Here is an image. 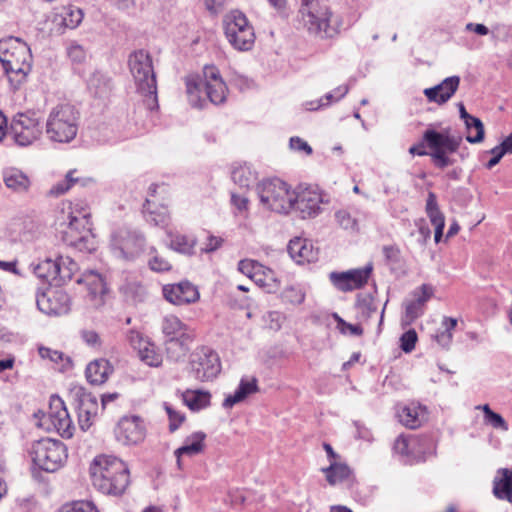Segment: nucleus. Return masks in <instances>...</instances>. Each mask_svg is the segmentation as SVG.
Segmentation results:
<instances>
[{
    "label": "nucleus",
    "instance_id": "obj_60",
    "mask_svg": "<svg viewBox=\"0 0 512 512\" xmlns=\"http://www.w3.org/2000/svg\"><path fill=\"white\" fill-rule=\"evenodd\" d=\"M165 408H166V411H167V414H168L169 420H170L169 429L171 432H174L175 430L178 429L180 424L183 422L184 415L173 410L170 406L166 405Z\"/></svg>",
    "mask_w": 512,
    "mask_h": 512
},
{
    "label": "nucleus",
    "instance_id": "obj_30",
    "mask_svg": "<svg viewBox=\"0 0 512 512\" xmlns=\"http://www.w3.org/2000/svg\"><path fill=\"white\" fill-rule=\"evenodd\" d=\"M206 435L203 432H195L186 438L184 445L175 450L178 468H181V456H193L202 452Z\"/></svg>",
    "mask_w": 512,
    "mask_h": 512
},
{
    "label": "nucleus",
    "instance_id": "obj_19",
    "mask_svg": "<svg viewBox=\"0 0 512 512\" xmlns=\"http://www.w3.org/2000/svg\"><path fill=\"white\" fill-rule=\"evenodd\" d=\"M69 296L62 290L49 289L36 294L38 309L47 315H63L70 310Z\"/></svg>",
    "mask_w": 512,
    "mask_h": 512
},
{
    "label": "nucleus",
    "instance_id": "obj_43",
    "mask_svg": "<svg viewBox=\"0 0 512 512\" xmlns=\"http://www.w3.org/2000/svg\"><path fill=\"white\" fill-rule=\"evenodd\" d=\"M58 16L61 18V24L69 29L76 28L83 20L82 11L73 6L64 7Z\"/></svg>",
    "mask_w": 512,
    "mask_h": 512
},
{
    "label": "nucleus",
    "instance_id": "obj_2",
    "mask_svg": "<svg viewBox=\"0 0 512 512\" xmlns=\"http://www.w3.org/2000/svg\"><path fill=\"white\" fill-rule=\"evenodd\" d=\"M0 62L14 88L22 84L32 69L29 46L19 38L0 40Z\"/></svg>",
    "mask_w": 512,
    "mask_h": 512
},
{
    "label": "nucleus",
    "instance_id": "obj_45",
    "mask_svg": "<svg viewBox=\"0 0 512 512\" xmlns=\"http://www.w3.org/2000/svg\"><path fill=\"white\" fill-rule=\"evenodd\" d=\"M55 263L54 260L47 258L40 263H38L33 271L34 274L40 278L43 279L50 284L54 283L56 285V270H55Z\"/></svg>",
    "mask_w": 512,
    "mask_h": 512
},
{
    "label": "nucleus",
    "instance_id": "obj_33",
    "mask_svg": "<svg viewBox=\"0 0 512 512\" xmlns=\"http://www.w3.org/2000/svg\"><path fill=\"white\" fill-rule=\"evenodd\" d=\"M162 332L166 339H178L193 335V332L188 329L178 317L173 315L164 317L162 322Z\"/></svg>",
    "mask_w": 512,
    "mask_h": 512
},
{
    "label": "nucleus",
    "instance_id": "obj_5",
    "mask_svg": "<svg viewBox=\"0 0 512 512\" xmlns=\"http://www.w3.org/2000/svg\"><path fill=\"white\" fill-rule=\"evenodd\" d=\"M80 113L71 104H60L52 108L46 120V135L57 143H70L77 135Z\"/></svg>",
    "mask_w": 512,
    "mask_h": 512
},
{
    "label": "nucleus",
    "instance_id": "obj_12",
    "mask_svg": "<svg viewBox=\"0 0 512 512\" xmlns=\"http://www.w3.org/2000/svg\"><path fill=\"white\" fill-rule=\"evenodd\" d=\"M39 418L38 426L47 430H55L63 438H71L74 432V426L69 413L59 396L50 398L49 410L47 413L39 411L35 414Z\"/></svg>",
    "mask_w": 512,
    "mask_h": 512
},
{
    "label": "nucleus",
    "instance_id": "obj_32",
    "mask_svg": "<svg viewBox=\"0 0 512 512\" xmlns=\"http://www.w3.org/2000/svg\"><path fill=\"white\" fill-rule=\"evenodd\" d=\"M258 391L257 380L252 378L251 380L241 379L238 388L234 394L227 396L223 402L224 408H232L235 404L242 402L249 395Z\"/></svg>",
    "mask_w": 512,
    "mask_h": 512
},
{
    "label": "nucleus",
    "instance_id": "obj_52",
    "mask_svg": "<svg viewBox=\"0 0 512 512\" xmlns=\"http://www.w3.org/2000/svg\"><path fill=\"white\" fill-rule=\"evenodd\" d=\"M261 265L255 260L244 259L238 263V270L252 281H255L256 273L261 269Z\"/></svg>",
    "mask_w": 512,
    "mask_h": 512
},
{
    "label": "nucleus",
    "instance_id": "obj_46",
    "mask_svg": "<svg viewBox=\"0 0 512 512\" xmlns=\"http://www.w3.org/2000/svg\"><path fill=\"white\" fill-rule=\"evenodd\" d=\"M357 310L362 320H368L378 310V301L371 295H365L358 299Z\"/></svg>",
    "mask_w": 512,
    "mask_h": 512
},
{
    "label": "nucleus",
    "instance_id": "obj_39",
    "mask_svg": "<svg viewBox=\"0 0 512 512\" xmlns=\"http://www.w3.org/2000/svg\"><path fill=\"white\" fill-rule=\"evenodd\" d=\"M75 170L69 171L65 178L55 185L52 186V188L49 191V194L51 196H60L66 193L73 185L80 184L81 186H85L90 179H83L79 177H75Z\"/></svg>",
    "mask_w": 512,
    "mask_h": 512
},
{
    "label": "nucleus",
    "instance_id": "obj_27",
    "mask_svg": "<svg viewBox=\"0 0 512 512\" xmlns=\"http://www.w3.org/2000/svg\"><path fill=\"white\" fill-rule=\"evenodd\" d=\"M113 367L106 359H96L90 362L86 368V378L91 384H103L112 373Z\"/></svg>",
    "mask_w": 512,
    "mask_h": 512
},
{
    "label": "nucleus",
    "instance_id": "obj_7",
    "mask_svg": "<svg viewBox=\"0 0 512 512\" xmlns=\"http://www.w3.org/2000/svg\"><path fill=\"white\" fill-rule=\"evenodd\" d=\"M128 63L138 91L146 98V106L154 109L158 106L157 83L150 54L145 50L135 51L130 54Z\"/></svg>",
    "mask_w": 512,
    "mask_h": 512
},
{
    "label": "nucleus",
    "instance_id": "obj_4",
    "mask_svg": "<svg viewBox=\"0 0 512 512\" xmlns=\"http://www.w3.org/2000/svg\"><path fill=\"white\" fill-rule=\"evenodd\" d=\"M462 138L450 135L448 131L438 132L427 129L423 134V141L409 148L412 155L431 157L434 165L444 169L454 163L448 154L455 153L461 144Z\"/></svg>",
    "mask_w": 512,
    "mask_h": 512
},
{
    "label": "nucleus",
    "instance_id": "obj_47",
    "mask_svg": "<svg viewBox=\"0 0 512 512\" xmlns=\"http://www.w3.org/2000/svg\"><path fill=\"white\" fill-rule=\"evenodd\" d=\"M476 409L483 411L485 424L491 425L495 429H501L502 431L508 430V424L504 418L500 414L492 411L488 404L479 405Z\"/></svg>",
    "mask_w": 512,
    "mask_h": 512
},
{
    "label": "nucleus",
    "instance_id": "obj_31",
    "mask_svg": "<svg viewBox=\"0 0 512 512\" xmlns=\"http://www.w3.org/2000/svg\"><path fill=\"white\" fill-rule=\"evenodd\" d=\"M3 181L7 188L21 193L30 187L29 177L17 168H7L3 172Z\"/></svg>",
    "mask_w": 512,
    "mask_h": 512
},
{
    "label": "nucleus",
    "instance_id": "obj_44",
    "mask_svg": "<svg viewBox=\"0 0 512 512\" xmlns=\"http://www.w3.org/2000/svg\"><path fill=\"white\" fill-rule=\"evenodd\" d=\"M337 225L350 233H357L359 225L357 219L346 209H339L334 214Z\"/></svg>",
    "mask_w": 512,
    "mask_h": 512
},
{
    "label": "nucleus",
    "instance_id": "obj_51",
    "mask_svg": "<svg viewBox=\"0 0 512 512\" xmlns=\"http://www.w3.org/2000/svg\"><path fill=\"white\" fill-rule=\"evenodd\" d=\"M466 128L468 131H471L472 129L476 130V134L474 136L467 135L466 140L469 143H480L484 139V126L482 121L474 116H471L466 122H465Z\"/></svg>",
    "mask_w": 512,
    "mask_h": 512
},
{
    "label": "nucleus",
    "instance_id": "obj_57",
    "mask_svg": "<svg viewBox=\"0 0 512 512\" xmlns=\"http://www.w3.org/2000/svg\"><path fill=\"white\" fill-rule=\"evenodd\" d=\"M434 289L429 284H422L418 289L413 292L414 299L425 307L426 302L432 298Z\"/></svg>",
    "mask_w": 512,
    "mask_h": 512
},
{
    "label": "nucleus",
    "instance_id": "obj_28",
    "mask_svg": "<svg viewBox=\"0 0 512 512\" xmlns=\"http://www.w3.org/2000/svg\"><path fill=\"white\" fill-rule=\"evenodd\" d=\"M193 338L194 335L178 339H166L165 351L167 358L173 362L183 361L190 350V344Z\"/></svg>",
    "mask_w": 512,
    "mask_h": 512
},
{
    "label": "nucleus",
    "instance_id": "obj_13",
    "mask_svg": "<svg viewBox=\"0 0 512 512\" xmlns=\"http://www.w3.org/2000/svg\"><path fill=\"white\" fill-rule=\"evenodd\" d=\"M190 375L198 381H210L221 370L220 359L216 352L208 347L196 349L190 356Z\"/></svg>",
    "mask_w": 512,
    "mask_h": 512
},
{
    "label": "nucleus",
    "instance_id": "obj_50",
    "mask_svg": "<svg viewBox=\"0 0 512 512\" xmlns=\"http://www.w3.org/2000/svg\"><path fill=\"white\" fill-rule=\"evenodd\" d=\"M424 313V306L420 305L415 299L405 302V313L402 322L406 325L411 324Z\"/></svg>",
    "mask_w": 512,
    "mask_h": 512
},
{
    "label": "nucleus",
    "instance_id": "obj_53",
    "mask_svg": "<svg viewBox=\"0 0 512 512\" xmlns=\"http://www.w3.org/2000/svg\"><path fill=\"white\" fill-rule=\"evenodd\" d=\"M417 340L418 336L416 331L414 329H410L400 337V348L405 353H410L414 350Z\"/></svg>",
    "mask_w": 512,
    "mask_h": 512
},
{
    "label": "nucleus",
    "instance_id": "obj_22",
    "mask_svg": "<svg viewBox=\"0 0 512 512\" xmlns=\"http://www.w3.org/2000/svg\"><path fill=\"white\" fill-rule=\"evenodd\" d=\"M77 283H84L88 290V295L94 307H100L104 304V295L107 288L103 277L96 271H87L80 278Z\"/></svg>",
    "mask_w": 512,
    "mask_h": 512
},
{
    "label": "nucleus",
    "instance_id": "obj_16",
    "mask_svg": "<svg viewBox=\"0 0 512 512\" xmlns=\"http://www.w3.org/2000/svg\"><path fill=\"white\" fill-rule=\"evenodd\" d=\"M322 195L313 188H304L292 193V209L303 219L317 216L321 211Z\"/></svg>",
    "mask_w": 512,
    "mask_h": 512
},
{
    "label": "nucleus",
    "instance_id": "obj_8",
    "mask_svg": "<svg viewBox=\"0 0 512 512\" xmlns=\"http://www.w3.org/2000/svg\"><path fill=\"white\" fill-rule=\"evenodd\" d=\"M299 13L303 25L311 34L330 38L336 33L327 0H303Z\"/></svg>",
    "mask_w": 512,
    "mask_h": 512
},
{
    "label": "nucleus",
    "instance_id": "obj_11",
    "mask_svg": "<svg viewBox=\"0 0 512 512\" xmlns=\"http://www.w3.org/2000/svg\"><path fill=\"white\" fill-rule=\"evenodd\" d=\"M223 26L227 40L237 50H250L255 41V33L246 16L233 10L223 19Z\"/></svg>",
    "mask_w": 512,
    "mask_h": 512
},
{
    "label": "nucleus",
    "instance_id": "obj_9",
    "mask_svg": "<svg viewBox=\"0 0 512 512\" xmlns=\"http://www.w3.org/2000/svg\"><path fill=\"white\" fill-rule=\"evenodd\" d=\"M257 193L262 206L279 214H288L292 210V193L290 186L278 179L261 182Z\"/></svg>",
    "mask_w": 512,
    "mask_h": 512
},
{
    "label": "nucleus",
    "instance_id": "obj_34",
    "mask_svg": "<svg viewBox=\"0 0 512 512\" xmlns=\"http://www.w3.org/2000/svg\"><path fill=\"white\" fill-rule=\"evenodd\" d=\"M56 285L70 281L78 270L77 263L68 256H58L55 260Z\"/></svg>",
    "mask_w": 512,
    "mask_h": 512
},
{
    "label": "nucleus",
    "instance_id": "obj_26",
    "mask_svg": "<svg viewBox=\"0 0 512 512\" xmlns=\"http://www.w3.org/2000/svg\"><path fill=\"white\" fill-rule=\"evenodd\" d=\"M493 494L499 500L512 503V469L499 468L493 480Z\"/></svg>",
    "mask_w": 512,
    "mask_h": 512
},
{
    "label": "nucleus",
    "instance_id": "obj_63",
    "mask_svg": "<svg viewBox=\"0 0 512 512\" xmlns=\"http://www.w3.org/2000/svg\"><path fill=\"white\" fill-rule=\"evenodd\" d=\"M149 266L152 270L157 272L168 271L171 268L170 263L161 256H154L149 260Z\"/></svg>",
    "mask_w": 512,
    "mask_h": 512
},
{
    "label": "nucleus",
    "instance_id": "obj_42",
    "mask_svg": "<svg viewBox=\"0 0 512 512\" xmlns=\"http://www.w3.org/2000/svg\"><path fill=\"white\" fill-rule=\"evenodd\" d=\"M426 213L430 219V222L435 228L445 227V217L439 210L436 195L433 192H429L426 201Z\"/></svg>",
    "mask_w": 512,
    "mask_h": 512
},
{
    "label": "nucleus",
    "instance_id": "obj_15",
    "mask_svg": "<svg viewBox=\"0 0 512 512\" xmlns=\"http://www.w3.org/2000/svg\"><path fill=\"white\" fill-rule=\"evenodd\" d=\"M78 412V422L83 431L91 427L98 415L99 405L97 398L82 387L71 391Z\"/></svg>",
    "mask_w": 512,
    "mask_h": 512
},
{
    "label": "nucleus",
    "instance_id": "obj_40",
    "mask_svg": "<svg viewBox=\"0 0 512 512\" xmlns=\"http://www.w3.org/2000/svg\"><path fill=\"white\" fill-rule=\"evenodd\" d=\"M326 479L330 485H336L346 480L350 475V469L346 464L333 462L329 467L323 468Z\"/></svg>",
    "mask_w": 512,
    "mask_h": 512
},
{
    "label": "nucleus",
    "instance_id": "obj_21",
    "mask_svg": "<svg viewBox=\"0 0 512 512\" xmlns=\"http://www.w3.org/2000/svg\"><path fill=\"white\" fill-rule=\"evenodd\" d=\"M163 295L167 301L174 305H184L198 300L199 292L190 282H180L163 287Z\"/></svg>",
    "mask_w": 512,
    "mask_h": 512
},
{
    "label": "nucleus",
    "instance_id": "obj_48",
    "mask_svg": "<svg viewBox=\"0 0 512 512\" xmlns=\"http://www.w3.org/2000/svg\"><path fill=\"white\" fill-rule=\"evenodd\" d=\"M305 297V291L297 286H288L281 293L282 301L293 306L302 304L305 300Z\"/></svg>",
    "mask_w": 512,
    "mask_h": 512
},
{
    "label": "nucleus",
    "instance_id": "obj_58",
    "mask_svg": "<svg viewBox=\"0 0 512 512\" xmlns=\"http://www.w3.org/2000/svg\"><path fill=\"white\" fill-rule=\"evenodd\" d=\"M282 318V314L278 311H269L263 316L266 326L274 331H278L281 328Z\"/></svg>",
    "mask_w": 512,
    "mask_h": 512
},
{
    "label": "nucleus",
    "instance_id": "obj_25",
    "mask_svg": "<svg viewBox=\"0 0 512 512\" xmlns=\"http://www.w3.org/2000/svg\"><path fill=\"white\" fill-rule=\"evenodd\" d=\"M398 418L407 428L416 429L426 421L427 410L421 405L411 403L398 412Z\"/></svg>",
    "mask_w": 512,
    "mask_h": 512
},
{
    "label": "nucleus",
    "instance_id": "obj_17",
    "mask_svg": "<svg viewBox=\"0 0 512 512\" xmlns=\"http://www.w3.org/2000/svg\"><path fill=\"white\" fill-rule=\"evenodd\" d=\"M115 438L122 445L131 446L145 439V427L138 416H125L120 419L115 430Z\"/></svg>",
    "mask_w": 512,
    "mask_h": 512
},
{
    "label": "nucleus",
    "instance_id": "obj_62",
    "mask_svg": "<svg viewBox=\"0 0 512 512\" xmlns=\"http://www.w3.org/2000/svg\"><path fill=\"white\" fill-rule=\"evenodd\" d=\"M289 146L294 151H303L307 155L312 154L311 146L300 137H291L289 141Z\"/></svg>",
    "mask_w": 512,
    "mask_h": 512
},
{
    "label": "nucleus",
    "instance_id": "obj_59",
    "mask_svg": "<svg viewBox=\"0 0 512 512\" xmlns=\"http://www.w3.org/2000/svg\"><path fill=\"white\" fill-rule=\"evenodd\" d=\"M336 98L337 97H335L334 93H327L323 98L319 99L316 102L312 101L306 103V109L309 111L318 110L321 107L328 106L332 101H337Z\"/></svg>",
    "mask_w": 512,
    "mask_h": 512
},
{
    "label": "nucleus",
    "instance_id": "obj_10",
    "mask_svg": "<svg viewBox=\"0 0 512 512\" xmlns=\"http://www.w3.org/2000/svg\"><path fill=\"white\" fill-rule=\"evenodd\" d=\"M30 454L33 463L41 470L55 472L64 464L67 449L61 441L45 438L33 443Z\"/></svg>",
    "mask_w": 512,
    "mask_h": 512
},
{
    "label": "nucleus",
    "instance_id": "obj_35",
    "mask_svg": "<svg viewBox=\"0 0 512 512\" xmlns=\"http://www.w3.org/2000/svg\"><path fill=\"white\" fill-rule=\"evenodd\" d=\"M184 403L193 411H199L210 405L211 395L203 390L188 389L182 394Z\"/></svg>",
    "mask_w": 512,
    "mask_h": 512
},
{
    "label": "nucleus",
    "instance_id": "obj_38",
    "mask_svg": "<svg viewBox=\"0 0 512 512\" xmlns=\"http://www.w3.org/2000/svg\"><path fill=\"white\" fill-rule=\"evenodd\" d=\"M88 87L95 96L105 97L111 91V80L101 72H95L88 81Z\"/></svg>",
    "mask_w": 512,
    "mask_h": 512
},
{
    "label": "nucleus",
    "instance_id": "obj_54",
    "mask_svg": "<svg viewBox=\"0 0 512 512\" xmlns=\"http://www.w3.org/2000/svg\"><path fill=\"white\" fill-rule=\"evenodd\" d=\"M58 512H98L90 501H78L70 505H64Z\"/></svg>",
    "mask_w": 512,
    "mask_h": 512
},
{
    "label": "nucleus",
    "instance_id": "obj_20",
    "mask_svg": "<svg viewBox=\"0 0 512 512\" xmlns=\"http://www.w3.org/2000/svg\"><path fill=\"white\" fill-rule=\"evenodd\" d=\"M160 188V186L156 184H152L149 187V196L143 205V213L146 222L153 224L155 226H159L165 228L168 226L170 221V214L166 206L157 205L155 200L151 199L155 196L156 190Z\"/></svg>",
    "mask_w": 512,
    "mask_h": 512
},
{
    "label": "nucleus",
    "instance_id": "obj_6",
    "mask_svg": "<svg viewBox=\"0 0 512 512\" xmlns=\"http://www.w3.org/2000/svg\"><path fill=\"white\" fill-rule=\"evenodd\" d=\"M60 220L61 225L66 226L62 230L63 241L69 246L81 248L91 230L89 209L81 203L69 202L63 205Z\"/></svg>",
    "mask_w": 512,
    "mask_h": 512
},
{
    "label": "nucleus",
    "instance_id": "obj_14",
    "mask_svg": "<svg viewBox=\"0 0 512 512\" xmlns=\"http://www.w3.org/2000/svg\"><path fill=\"white\" fill-rule=\"evenodd\" d=\"M9 134L19 146H28L38 140L42 127L36 113H18L14 116Z\"/></svg>",
    "mask_w": 512,
    "mask_h": 512
},
{
    "label": "nucleus",
    "instance_id": "obj_18",
    "mask_svg": "<svg viewBox=\"0 0 512 512\" xmlns=\"http://www.w3.org/2000/svg\"><path fill=\"white\" fill-rule=\"evenodd\" d=\"M144 237L137 232L119 230L112 236V247L116 257L131 259L136 256L144 246Z\"/></svg>",
    "mask_w": 512,
    "mask_h": 512
},
{
    "label": "nucleus",
    "instance_id": "obj_23",
    "mask_svg": "<svg viewBox=\"0 0 512 512\" xmlns=\"http://www.w3.org/2000/svg\"><path fill=\"white\" fill-rule=\"evenodd\" d=\"M459 84V76L447 77L440 84L424 89V95L430 102L441 105L446 103L455 94Z\"/></svg>",
    "mask_w": 512,
    "mask_h": 512
},
{
    "label": "nucleus",
    "instance_id": "obj_3",
    "mask_svg": "<svg viewBox=\"0 0 512 512\" xmlns=\"http://www.w3.org/2000/svg\"><path fill=\"white\" fill-rule=\"evenodd\" d=\"M204 79L198 75L186 77V91L189 102L193 107L203 108L206 99L202 97L204 92L208 100L215 104H222L226 100L227 86L215 66H205Z\"/></svg>",
    "mask_w": 512,
    "mask_h": 512
},
{
    "label": "nucleus",
    "instance_id": "obj_24",
    "mask_svg": "<svg viewBox=\"0 0 512 512\" xmlns=\"http://www.w3.org/2000/svg\"><path fill=\"white\" fill-rule=\"evenodd\" d=\"M287 250L297 264L314 262L318 258V250L313 247V244L300 237L290 240Z\"/></svg>",
    "mask_w": 512,
    "mask_h": 512
},
{
    "label": "nucleus",
    "instance_id": "obj_1",
    "mask_svg": "<svg viewBox=\"0 0 512 512\" xmlns=\"http://www.w3.org/2000/svg\"><path fill=\"white\" fill-rule=\"evenodd\" d=\"M89 471L94 488L106 495L119 496L130 483L127 465L115 456H96Z\"/></svg>",
    "mask_w": 512,
    "mask_h": 512
},
{
    "label": "nucleus",
    "instance_id": "obj_55",
    "mask_svg": "<svg viewBox=\"0 0 512 512\" xmlns=\"http://www.w3.org/2000/svg\"><path fill=\"white\" fill-rule=\"evenodd\" d=\"M415 439L399 436L394 443V450L402 456H410L411 448L414 446Z\"/></svg>",
    "mask_w": 512,
    "mask_h": 512
},
{
    "label": "nucleus",
    "instance_id": "obj_56",
    "mask_svg": "<svg viewBox=\"0 0 512 512\" xmlns=\"http://www.w3.org/2000/svg\"><path fill=\"white\" fill-rule=\"evenodd\" d=\"M330 278L333 284L341 291H352L351 280L346 272L342 273H331Z\"/></svg>",
    "mask_w": 512,
    "mask_h": 512
},
{
    "label": "nucleus",
    "instance_id": "obj_49",
    "mask_svg": "<svg viewBox=\"0 0 512 512\" xmlns=\"http://www.w3.org/2000/svg\"><path fill=\"white\" fill-rule=\"evenodd\" d=\"M372 272V265L368 264L363 268L347 271L349 279L351 280L353 289H359L363 287L370 277Z\"/></svg>",
    "mask_w": 512,
    "mask_h": 512
},
{
    "label": "nucleus",
    "instance_id": "obj_41",
    "mask_svg": "<svg viewBox=\"0 0 512 512\" xmlns=\"http://www.w3.org/2000/svg\"><path fill=\"white\" fill-rule=\"evenodd\" d=\"M231 176L234 183L241 188H249L256 180V173L248 165L235 167Z\"/></svg>",
    "mask_w": 512,
    "mask_h": 512
},
{
    "label": "nucleus",
    "instance_id": "obj_64",
    "mask_svg": "<svg viewBox=\"0 0 512 512\" xmlns=\"http://www.w3.org/2000/svg\"><path fill=\"white\" fill-rule=\"evenodd\" d=\"M39 354L42 358H48L55 363H60L64 359V354L62 352L52 350L50 348L41 347L39 349Z\"/></svg>",
    "mask_w": 512,
    "mask_h": 512
},
{
    "label": "nucleus",
    "instance_id": "obj_36",
    "mask_svg": "<svg viewBox=\"0 0 512 512\" xmlns=\"http://www.w3.org/2000/svg\"><path fill=\"white\" fill-rule=\"evenodd\" d=\"M254 282L268 293H274L280 287L276 273L264 265H261V269L256 273Z\"/></svg>",
    "mask_w": 512,
    "mask_h": 512
},
{
    "label": "nucleus",
    "instance_id": "obj_37",
    "mask_svg": "<svg viewBox=\"0 0 512 512\" xmlns=\"http://www.w3.org/2000/svg\"><path fill=\"white\" fill-rule=\"evenodd\" d=\"M140 360L150 367H159L162 364V355L157 352L154 344L142 342L141 347H137Z\"/></svg>",
    "mask_w": 512,
    "mask_h": 512
},
{
    "label": "nucleus",
    "instance_id": "obj_29",
    "mask_svg": "<svg viewBox=\"0 0 512 512\" xmlns=\"http://www.w3.org/2000/svg\"><path fill=\"white\" fill-rule=\"evenodd\" d=\"M169 238V247L183 255L191 256L194 254L197 245V239L193 235L181 234L179 232L167 231Z\"/></svg>",
    "mask_w": 512,
    "mask_h": 512
},
{
    "label": "nucleus",
    "instance_id": "obj_61",
    "mask_svg": "<svg viewBox=\"0 0 512 512\" xmlns=\"http://www.w3.org/2000/svg\"><path fill=\"white\" fill-rule=\"evenodd\" d=\"M335 318L337 319L338 327L342 333H345L348 330L352 335L360 336L363 334V329L360 325L347 323L337 315H335Z\"/></svg>",
    "mask_w": 512,
    "mask_h": 512
}]
</instances>
